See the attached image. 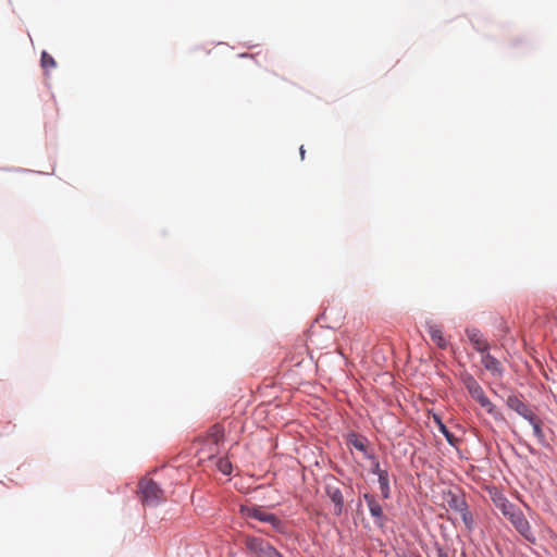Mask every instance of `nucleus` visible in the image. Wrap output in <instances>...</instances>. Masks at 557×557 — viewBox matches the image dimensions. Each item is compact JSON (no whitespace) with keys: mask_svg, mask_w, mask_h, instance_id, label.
I'll return each mask as SVG.
<instances>
[{"mask_svg":"<svg viewBox=\"0 0 557 557\" xmlns=\"http://www.w3.org/2000/svg\"><path fill=\"white\" fill-rule=\"evenodd\" d=\"M528 421L532 425L534 435L537 438V441L542 445H545L546 444V438H545V434H544L543 429H542V421H541V419L536 414H534Z\"/></svg>","mask_w":557,"mask_h":557,"instance_id":"nucleus-14","label":"nucleus"},{"mask_svg":"<svg viewBox=\"0 0 557 557\" xmlns=\"http://www.w3.org/2000/svg\"><path fill=\"white\" fill-rule=\"evenodd\" d=\"M460 518L468 531L473 530L474 528V520L472 517V513L469 511L468 506L465 507V511H459Z\"/></svg>","mask_w":557,"mask_h":557,"instance_id":"nucleus-17","label":"nucleus"},{"mask_svg":"<svg viewBox=\"0 0 557 557\" xmlns=\"http://www.w3.org/2000/svg\"><path fill=\"white\" fill-rule=\"evenodd\" d=\"M466 334L476 351L483 354L490 349V344L479 330L470 329L466 331Z\"/></svg>","mask_w":557,"mask_h":557,"instance_id":"nucleus-10","label":"nucleus"},{"mask_svg":"<svg viewBox=\"0 0 557 557\" xmlns=\"http://www.w3.org/2000/svg\"><path fill=\"white\" fill-rule=\"evenodd\" d=\"M218 469L225 475L232 473V463L227 458H220L218 463Z\"/></svg>","mask_w":557,"mask_h":557,"instance_id":"nucleus-19","label":"nucleus"},{"mask_svg":"<svg viewBox=\"0 0 557 557\" xmlns=\"http://www.w3.org/2000/svg\"><path fill=\"white\" fill-rule=\"evenodd\" d=\"M462 382L470 396L480 404L490 414L495 412V406L485 395L482 386L479 382L470 374L463 376Z\"/></svg>","mask_w":557,"mask_h":557,"instance_id":"nucleus-2","label":"nucleus"},{"mask_svg":"<svg viewBox=\"0 0 557 557\" xmlns=\"http://www.w3.org/2000/svg\"><path fill=\"white\" fill-rule=\"evenodd\" d=\"M41 66L45 69V70H51V69H54L57 63L54 61V59L46 51H44L41 53Z\"/></svg>","mask_w":557,"mask_h":557,"instance_id":"nucleus-18","label":"nucleus"},{"mask_svg":"<svg viewBox=\"0 0 557 557\" xmlns=\"http://www.w3.org/2000/svg\"><path fill=\"white\" fill-rule=\"evenodd\" d=\"M244 544L255 557H283L269 542L260 537L246 536Z\"/></svg>","mask_w":557,"mask_h":557,"instance_id":"nucleus-3","label":"nucleus"},{"mask_svg":"<svg viewBox=\"0 0 557 557\" xmlns=\"http://www.w3.org/2000/svg\"><path fill=\"white\" fill-rule=\"evenodd\" d=\"M440 430L446 436L448 442L451 443L453 435L449 433V431L447 430V428L443 423H440Z\"/></svg>","mask_w":557,"mask_h":557,"instance_id":"nucleus-21","label":"nucleus"},{"mask_svg":"<svg viewBox=\"0 0 557 557\" xmlns=\"http://www.w3.org/2000/svg\"><path fill=\"white\" fill-rule=\"evenodd\" d=\"M325 493L334 504V513L336 516H339L344 507V497L342 491L337 486L327 485L325 488Z\"/></svg>","mask_w":557,"mask_h":557,"instance_id":"nucleus-12","label":"nucleus"},{"mask_svg":"<svg viewBox=\"0 0 557 557\" xmlns=\"http://www.w3.org/2000/svg\"><path fill=\"white\" fill-rule=\"evenodd\" d=\"M446 503L449 507V509L459 512L465 511V507L468 506L465 497L462 495L448 492L446 497Z\"/></svg>","mask_w":557,"mask_h":557,"instance_id":"nucleus-13","label":"nucleus"},{"mask_svg":"<svg viewBox=\"0 0 557 557\" xmlns=\"http://www.w3.org/2000/svg\"><path fill=\"white\" fill-rule=\"evenodd\" d=\"M138 487L140 499L146 506H157L165 500L163 490L152 479L144 478Z\"/></svg>","mask_w":557,"mask_h":557,"instance_id":"nucleus-1","label":"nucleus"},{"mask_svg":"<svg viewBox=\"0 0 557 557\" xmlns=\"http://www.w3.org/2000/svg\"><path fill=\"white\" fill-rule=\"evenodd\" d=\"M512 525L516 528V530L524 536L527 540H530L532 536L531 527L529 521L527 520L523 512L516 508L508 517H506Z\"/></svg>","mask_w":557,"mask_h":557,"instance_id":"nucleus-6","label":"nucleus"},{"mask_svg":"<svg viewBox=\"0 0 557 557\" xmlns=\"http://www.w3.org/2000/svg\"><path fill=\"white\" fill-rule=\"evenodd\" d=\"M300 154H301V158L304 159V156H305V150L302 147H300Z\"/></svg>","mask_w":557,"mask_h":557,"instance_id":"nucleus-23","label":"nucleus"},{"mask_svg":"<svg viewBox=\"0 0 557 557\" xmlns=\"http://www.w3.org/2000/svg\"><path fill=\"white\" fill-rule=\"evenodd\" d=\"M428 333L432 339V342L440 348L446 349L448 346V342L444 336L443 330L438 324L428 322L426 323Z\"/></svg>","mask_w":557,"mask_h":557,"instance_id":"nucleus-11","label":"nucleus"},{"mask_svg":"<svg viewBox=\"0 0 557 557\" xmlns=\"http://www.w3.org/2000/svg\"><path fill=\"white\" fill-rule=\"evenodd\" d=\"M224 440V429L221 424L212 425L207 433L205 438V445L201 448V453L205 454L208 450V457L211 458L219 454V445Z\"/></svg>","mask_w":557,"mask_h":557,"instance_id":"nucleus-5","label":"nucleus"},{"mask_svg":"<svg viewBox=\"0 0 557 557\" xmlns=\"http://www.w3.org/2000/svg\"><path fill=\"white\" fill-rule=\"evenodd\" d=\"M506 404L511 410L516 411L525 420H529L531 417L535 414L532 411V409L519 396L510 395L507 398Z\"/></svg>","mask_w":557,"mask_h":557,"instance_id":"nucleus-7","label":"nucleus"},{"mask_svg":"<svg viewBox=\"0 0 557 557\" xmlns=\"http://www.w3.org/2000/svg\"><path fill=\"white\" fill-rule=\"evenodd\" d=\"M240 512L248 519L271 524L274 530L282 529V521L274 513L268 512L260 506H242Z\"/></svg>","mask_w":557,"mask_h":557,"instance_id":"nucleus-4","label":"nucleus"},{"mask_svg":"<svg viewBox=\"0 0 557 557\" xmlns=\"http://www.w3.org/2000/svg\"><path fill=\"white\" fill-rule=\"evenodd\" d=\"M363 498L368 505L371 516L375 519V523L380 527H383L385 517L379 502L373 495L368 493L363 495Z\"/></svg>","mask_w":557,"mask_h":557,"instance_id":"nucleus-8","label":"nucleus"},{"mask_svg":"<svg viewBox=\"0 0 557 557\" xmlns=\"http://www.w3.org/2000/svg\"><path fill=\"white\" fill-rule=\"evenodd\" d=\"M440 557H448V556L446 554H444V555H441Z\"/></svg>","mask_w":557,"mask_h":557,"instance_id":"nucleus-24","label":"nucleus"},{"mask_svg":"<svg viewBox=\"0 0 557 557\" xmlns=\"http://www.w3.org/2000/svg\"><path fill=\"white\" fill-rule=\"evenodd\" d=\"M481 362L483 367L495 376H502L504 368L498 359L492 356L488 350L481 354Z\"/></svg>","mask_w":557,"mask_h":557,"instance_id":"nucleus-9","label":"nucleus"},{"mask_svg":"<svg viewBox=\"0 0 557 557\" xmlns=\"http://www.w3.org/2000/svg\"><path fill=\"white\" fill-rule=\"evenodd\" d=\"M351 444L354 445V447L360 451H364L366 450V444H364V441L362 438H355L351 441Z\"/></svg>","mask_w":557,"mask_h":557,"instance_id":"nucleus-20","label":"nucleus"},{"mask_svg":"<svg viewBox=\"0 0 557 557\" xmlns=\"http://www.w3.org/2000/svg\"><path fill=\"white\" fill-rule=\"evenodd\" d=\"M495 503H496L497 508L502 511V513L505 517H508L510 515V512H512L516 508H518L512 503H510L509 500H507L506 498H503V497L497 499Z\"/></svg>","mask_w":557,"mask_h":557,"instance_id":"nucleus-16","label":"nucleus"},{"mask_svg":"<svg viewBox=\"0 0 557 557\" xmlns=\"http://www.w3.org/2000/svg\"><path fill=\"white\" fill-rule=\"evenodd\" d=\"M377 479L383 498H388L391 494L388 472L384 471L383 473H380V478Z\"/></svg>","mask_w":557,"mask_h":557,"instance_id":"nucleus-15","label":"nucleus"},{"mask_svg":"<svg viewBox=\"0 0 557 557\" xmlns=\"http://www.w3.org/2000/svg\"><path fill=\"white\" fill-rule=\"evenodd\" d=\"M384 471H385V470L381 469V467H380V462H379V461H375V462L373 463L372 472H373L374 474H376V475H377V478H380V473H383Z\"/></svg>","mask_w":557,"mask_h":557,"instance_id":"nucleus-22","label":"nucleus"}]
</instances>
